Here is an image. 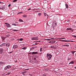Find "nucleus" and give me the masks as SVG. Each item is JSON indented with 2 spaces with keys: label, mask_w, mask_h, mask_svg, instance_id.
<instances>
[{
  "label": "nucleus",
  "mask_w": 76,
  "mask_h": 76,
  "mask_svg": "<svg viewBox=\"0 0 76 76\" xmlns=\"http://www.w3.org/2000/svg\"><path fill=\"white\" fill-rule=\"evenodd\" d=\"M52 57H53V56L50 54L48 53L47 54V57L49 60H50V58H51Z\"/></svg>",
  "instance_id": "nucleus-1"
},
{
  "label": "nucleus",
  "mask_w": 76,
  "mask_h": 76,
  "mask_svg": "<svg viewBox=\"0 0 76 76\" xmlns=\"http://www.w3.org/2000/svg\"><path fill=\"white\" fill-rule=\"evenodd\" d=\"M10 68H11V66L9 65L5 67L4 70H7V69H9Z\"/></svg>",
  "instance_id": "nucleus-2"
},
{
  "label": "nucleus",
  "mask_w": 76,
  "mask_h": 76,
  "mask_svg": "<svg viewBox=\"0 0 76 76\" xmlns=\"http://www.w3.org/2000/svg\"><path fill=\"white\" fill-rule=\"evenodd\" d=\"M52 25L53 26H57V23L56 21H54L52 24Z\"/></svg>",
  "instance_id": "nucleus-3"
},
{
  "label": "nucleus",
  "mask_w": 76,
  "mask_h": 76,
  "mask_svg": "<svg viewBox=\"0 0 76 76\" xmlns=\"http://www.w3.org/2000/svg\"><path fill=\"white\" fill-rule=\"evenodd\" d=\"M18 47H19L17 45H15L13 46V48L14 49H16V48H18Z\"/></svg>",
  "instance_id": "nucleus-4"
},
{
  "label": "nucleus",
  "mask_w": 76,
  "mask_h": 76,
  "mask_svg": "<svg viewBox=\"0 0 76 76\" xmlns=\"http://www.w3.org/2000/svg\"><path fill=\"white\" fill-rule=\"evenodd\" d=\"M38 53V52H33L32 53H29V54H37Z\"/></svg>",
  "instance_id": "nucleus-5"
},
{
  "label": "nucleus",
  "mask_w": 76,
  "mask_h": 76,
  "mask_svg": "<svg viewBox=\"0 0 76 76\" xmlns=\"http://www.w3.org/2000/svg\"><path fill=\"white\" fill-rule=\"evenodd\" d=\"M0 64H1V65H2V64L5 65V64H6V63L2 61H0Z\"/></svg>",
  "instance_id": "nucleus-6"
},
{
  "label": "nucleus",
  "mask_w": 76,
  "mask_h": 76,
  "mask_svg": "<svg viewBox=\"0 0 76 76\" xmlns=\"http://www.w3.org/2000/svg\"><path fill=\"white\" fill-rule=\"evenodd\" d=\"M5 26H7V28H10L12 26L9 24H8V25H6Z\"/></svg>",
  "instance_id": "nucleus-7"
},
{
  "label": "nucleus",
  "mask_w": 76,
  "mask_h": 76,
  "mask_svg": "<svg viewBox=\"0 0 76 76\" xmlns=\"http://www.w3.org/2000/svg\"><path fill=\"white\" fill-rule=\"evenodd\" d=\"M3 53V49H0V54H1Z\"/></svg>",
  "instance_id": "nucleus-8"
},
{
  "label": "nucleus",
  "mask_w": 76,
  "mask_h": 76,
  "mask_svg": "<svg viewBox=\"0 0 76 76\" xmlns=\"http://www.w3.org/2000/svg\"><path fill=\"white\" fill-rule=\"evenodd\" d=\"M6 37H2V36L1 37V39H2L3 41H4V40L5 39H6Z\"/></svg>",
  "instance_id": "nucleus-9"
},
{
  "label": "nucleus",
  "mask_w": 76,
  "mask_h": 76,
  "mask_svg": "<svg viewBox=\"0 0 76 76\" xmlns=\"http://www.w3.org/2000/svg\"><path fill=\"white\" fill-rule=\"evenodd\" d=\"M67 51H68V52L69 51V53H72V54H73L74 53V52H73V51H72L70 50H68Z\"/></svg>",
  "instance_id": "nucleus-10"
},
{
  "label": "nucleus",
  "mask_w": 76,
  "mask_h": 76,
  "mask_svg": "<svg viewBox=\"0 0 76 76\" xmlns=\"http://www.w3.org/2000/svg\"><path fill=\"white\" fill-rule=\"evenodd\" d=\"M5 9V7L4 6L1 7H0V9H2V10H4Z\"/></svg>",
  "instance_id": "nucleus-11"
},
{
  "label": "nucleus",
  "mask_w": 76,
  "mask_h": 76,
  "mask_svg": "<svg viewBox=\"0 0 76 76\" xmlns=\"http://www.w3.org/2000/svg\"><path fill=\"white\" fill-rule=\"evenodd\" d=\"M31 39L32 40H35L36 39L37 40H38V39L32 38H31Z\"/></svg>",
  "instance_id": "nucleus-12"
},
{
  "label": "nucleus",
  "mask_w": 76,
  "mask_h": 76,
  "mask_svg": "<svg viewBox=\"0 0 76 76\" xmlns=\"http://www.w3.org/2000/svg\"><path fill=\"white\" fill-rule=\"evenodd\" d=\"M42 15V13H39L38 14V15L39 16H41Z\"/></svg>",
  "instance_id": "nucleus-13"
},
{
  "label": "nucleus",
  "mask_w": 76,
  "mask_h": 76,
  "mask_svg": "<svg viewBox=\"0 0 76 76\" xmlns=\"http://www.w3.org/2000/svg\"><path fill=\"white\" fill-rule=\"evenodd\" d=\"M6 46H7V47H9V44L6 43Z\"/></svg>",
  "instance_id": "nucleus-14"
},
{
  "label": "nucleus",
  "mask_w": 76,
  "mask_h": 76,
  "mask_svg": "<svg viewBox=\"0 0 76 76\" xmlns=\"http://www.w3.org/2000/svg\"><path fill=\"white\" fill-rule=\"evenodd\" d=\"M23 16L24 18H26V17H27V15H23Z\"/></svg>",
  "instance_id": "nucleus-15"
},
{
  "label": "nucleus",
  "mask_w": 76,
  "mask_h": 76,
  "mask_svg": "<svg viewBox=\"0 0 76 76\" xmlns=\"http://www.w3.org/2000/svg\"><path fill=\"white\" fill-rule=\"evenodd\" d=\"M44 15L45 16H46L47 15V13H45V12H44Z\"/></svg>",
  "instance_id": "nucleus-16"
},
{
  "label": "nucleus",
  "mask_w": 76,
  "mask_h": 76,
  "mask_svg": "<svg viewBox=\"0 0 76 76\" xmlns=\"http://www.w3.org/2000/svg\"><path fill=\"white\" fill-rule=\"evenodd\" d=\"M73 63H74V62L73 61H72L69 64H73Z\"/></svg>",
  "instance_id": "nucleus-17"
},
{
  "label": "nucleus",
  "mask_w": 76,
  "mask_h": 76,
  "mask_svg": "<svg viewBox=\"0 0 76 76\" xmlns=\"http://www.w3.org/2000/svg\"><path fill=\"white\" fill-rule=\"evenodd\" d=\"M51 48H55V47L54 45H52L51 47Z\"/></svg>",
  "instance_id": "nucleus-18"
},
{
  "label": "nucleus",
  "mask_w": 76,
  "mask_h": 76,
  "mask_svg": "<svg viewBox=\"0 0 76 76\" xmlns=\"http://www.w3.org/2000/svg\"><path fill=\"white\" fill-rule=\"evenodd\" d=\"M2 45H4V46H6V43H4L2 44Z\"/></svg>",
  "instance_id": "nucleus-19"
},
{
  "label": "nucleus",
  "mask_w": 76,
  "mask_h": 76,
  "mask_svg": "<svg viewBox=\"0 0 76 76\" xmlns=\"http://www.w3.org/2000/svg\"><path fill=\"white\" fill-rule=\"evenodd\" d=\"M26 48H27L24 47V48H21V49H23V50H26Z\"/></svg>",
  "instance_id": "nucleus-20"
},
{
  "label": "nucleus",
  "mask_w": 76,
  "mask_h": 76,
  "mask_svg": "<svg viewBox=\"0 0 76 76\" xmlns=\"http://www.w3.org/2000/svg\"><path fill=\"white\" fill-rule=\"evenodd\" d=\"M19 22H23V20L21 19H19Z\"/></svg>",
  "instance_id": "nucleus-21"
},
{
  "label": "nucleus",
  "mask_w": 76,
  "mask_h": 76,
  "mask_svg": "<svg viewBox=\"0 0 76 76\" xmlns=\"http://www.w3.org/2000/svg\"><path fill=\"white\" fill-rule=\"evenodd\" d=\"M6 37H10V34H8L6 36Z\"/></svg>",
  "instance_id": "nucleus-22"
},
{
  "label": "nucleus",
  "mask_w": 76,
  "mask_h": 76,
  "mask_svg": "<svg viewBox=\"0 0 76 76\" xmlns=\"http://www.w3.org/2000/svg\"><path fill=\"white\" fill-rule=\"evenodd\" d=\"M35 57H36V58H39V56H38L37 55H35Z\"/></svg>",
  "instance_id": "nucleus-23"
},
{
  "label": "nucleus",
  "mask_w": 76,
  "mask_h": 76,
  "mask_svg": "<svg viewBox=\"0 0 76 76\" xmlns=\"http://www.w3.org/2000/svg\"><path fill=\"white\" fill-rule=\"evenodd\" d=\"M68 30H72V29H71L70 28H67V31Z\"/></svg>",
  "instance_id": "nucleus-24"
},
{
  "label": "nucleus",
  "mask_w": 76,
  "mask_h": 76,
  "mask_svg": "<svg viewBox=\"0 0 76 76\" xmlns=\"http://www.w3.org/2000/svg\"><path fill=\"white\" fill-rule=\"evenodd\" d=\"M23 39L22 38H21L20 39V41H23Z\"/></svg>",
  "instance_id": "nucleus-25"
},
{
  "label": "nucleus",
  "mask_w": 76,
  "mask_h": 76,
  "mask_svg": "<svg viewBox=\"0 0 76 76\" xmlns=\"http://www.w3.org/2000/svg\"><path fill=\"white\" fill-rule=\"evenodd\" d=\"M69 45H70V44L68 43L67 44V47H69Z\"/></svg>",
  "instance_id": "nucleus-26"
},
{
  "label": "nucleus",
  "mask_w": 76,
  "mask_h": 76,
  "mask_svg": "<svg viewBox=\"0 0 76 76\" xmlns=\"http://www.w3.org/2000/svg\"><path fill=\"white\" fill-rule=\"evenodd\" d=\"M42 48H41L40 49V51L41 52V51H42Z\"/></svg>",
  "instance_id": "nucleus-27"
},
{
  "label": "nucleus",
  "mask_w": 76,
  "mask_h": 76,
  "mask_svg": "<svg viewBox=\"0 0 76 76\" xmlns=\"http://www.w3.org/2000/svg\"><path fill=\"white\" fill-rule=\"evenodd\" d=\"M68 41H70L71 42H74V41H70V40H67V42H68Z\"/></svg>",
  "instance_id": "nucleus-28"
},
{
  "label": "nucleus",
  "mask_w": 76,
  "mask_h": 76,
  "mask_svg": "<svg viewBox=\"0 0 76 76\" xmlns=\"http://www.w3.org/2000/svg\"><path fill=\"white\" fill-rule=\"evenodd\" d=\"M18 0H14L13 1V2H15V1L16 2L17 1H18Z\"/></svg>",
  "instance_id": "nucleus-29"
},
{
  "label": "nucleus",
  "mask_w": 76,
  "mask_h": 76,
  "mask_svg": "<svg viewBox=\"0 0 76 76\" xmlns=\"http://www.w3.org/2000/svg\"><path fill=\"white\" fill-rule=\"evenodd\" d=\"M11 41H13L14 40V38H12L11 39Z\"/></svg>",
  "instance_id": "nucleus-30"
},
{
  "label": "nucleus",
  "mask_w": 76,
  "mask_h": 76,
  "mask_svg": "<svg viewBox=\"0 0 76 76\" xmlns=\"http://www.w3.org/2000/svg\"><path fill=\"white\" fill-rule=\"evenodd\" d=\"M18 30H13V31H18Z\"/></svg>",
  "instance_id": "nucleus-31"
},
{
  "label": "nucleus",
  "mask_w": 76,
  "mask_h": 76,
  "mask_svg": "<svg viewBox=\"0 0 76 76\" xmlns=\"http://www.w3.org/2000/svg\"><path fill=\"white\" fill-rule=\"evenodd\" d=\"M70 60V58H68V61H69Z\"/></svg>",
  "instance_id": "nucleus-32"
},
{
  "label": "nucleus",
  "mask_w": 76,
  "mask_h": 76,
  "mask_svg": "<svg viewBox=\"0 0 76 76\" xmlns=\"http://www.w3.org/2000/svg\"><path fill=\"white\" fill-rule=\"evenodd\" d=\"M12 25H14V26H16V24H12Z\"/></svg>",
  "instance_id": "nucleus-33"
},
{
  "label": "nucleus",
  "mask_w": 76,
  "mask_h": 76,
  "mask_svg": "<svg viewBox=\"0 0 76 76\" xmlns=\"http://www.w3.org/2000/svg\"><path fill=\"white\" fill-rule=\"evenodd\" d=\"M26 8H23L24 10H26Z\"/></svg>",
  "instance_id": "nucleus-34"
},
{
  "label": "nucleus",
  "mask_w": 76,
  "mask_h": 76,
  "mask_svg": "<svg viewBox=\"0 0 76 76\" xmlns=\"http://www.w3.org/2000/svg\"><path fill=\"white\" fill-rule=\"evenodd\" d=\"M31 9V8H30L29 9H28V10H30Z\"/></svg>",
  "instance_id": "nucleus-35"
},
{
  "label": "nucleus",
  "mask_w": 76,
  "mask_h": 76,
  "mask_svg": "<svg viewBox=\"0 0 76 76\" xmlns=\"http://www.w3.org/2000/svg\"><path fill=\"white\" fill-rule=\"evenodd\" d=\"M5 25H8V23H5Z\"/></svg>",
  "instance_id": "nucleus-36"
},
{
  "label": "nucleus",
  "mask_w": 76,
  "mask_h": 76,
  "mask_svg": "<svg viewBox=\"0 0 76 76\" xmlns=\"http://www.w3.org/2000/svg\"><path fill=\"white\" fill-rule=\"evenodd\" d=\"M67 49H68V50H69L70 49V48L69 47H67Z\"/></svg>",
  "instance_id": "nucleus-37"
},
{
  "label": "nucleus",
  "mask_w": 76,
  "mask_h": 76,
  "mask_svg": "<svg viewBox=\"0 0 76 76\" xmlns=\"http://www.w3.org/2000/svg\"><path fill=\"white\" fill-rule=\"evenodd\" d=\"M11 6V4H9L8 5V6H9V7H10V6Z\"/></svg>",
  "instance_id": "nucleus-38"
},
{
  "label": "nucleus",
  "mask_w": 76,
  "mask_h": 76,
  "mask_svg": "<svg viewBox=\"0 0 76 76\" xmlns=\"http://www.w3.org/2000/svg\"><path fill=\"white\" fill-rule=\"evenodd\" d=\"M69 7V6H68V5H67V9L68 7Z\"/></svg>",
  "instance_id": "nucleus-39"
},
{
  "label": "nucleus",
  "mask_w": 76,
  "mask_h": 76,
  "mask_svg": "<svg viewBox=\"0 0 76 76\" xmlns=\"http://www.w3.org/2000/svg\"><path fill=\"white\" fill-rule=\"evenodd\" d=\"M22 13V12H18V14H20V13Z\"/></svg>",
  "instance_id": "nucleus-40"
},
{
  "label": "nucleus",
  "mask_w": 76,
  "mask_h": 76,
  "mask_svg": "<svg viewBox=\"0 0 76 76\" xmlns=\"http://www.w3.org/2000/svg\"><path fill=\"white\" fill-rule=\"evenodd\" d=\"M37 42H41V41H37Z\"/></svg>",
  "instance_id": "nucleus-41"
},
{
  "label": "nucleus",
  "mask_w": 76,
  "mask_h": 76,
  "mask_svg": "<svg viewBox=\"0 0 76 76\" xmlns=\"http://www.w3.org/2000/svg\"><path fill=\"white\" fill-rule=\"evenodd\" d=\"M65 6H66V8H67V4H65Z\"/></svg>",
  "instance_id": "nucleus-42"
},
{
  "label": "nucleus",
  "mask_w": 76,
  "mask_h": 76,
  "mask_svg": "<svg viewBox=\"0 0 76 76\" xmlns=\"http://www.w3.org/2000/svg\"><path fill=\"white\" fill-rule=\"evenodd\" d=\"M34 60H36V58H34Z\"/></svg>",
  "instance_id": "nucleus-43"
},
{
  "label": "nucleus",
  "mask_w": 76,
  "mask_h": 76,
  "mask_svg": "<svg viewBox=\"0 0 76 76\" xmlns=\"http://www.w3.org/2000/svg\"><path fill=\"white\" fill-rule=\"evenodd\" d=\"M24 73H26L27 72L26 71H25L24 72Z\"/></svg>",
  "instance_id": "nucleus-44"
},
{
  "label": "nucleus",
  "mask_w": 76,
  "mask_h": 76,
  "mask_svg": "<svg viewBox=\"0 0 76 76\" xmlns=\"http://www.w3.org/2000/svg\"><path fill=\"white\" fill-rule=\"evenodd\" d=\"M26 70H29V69H26Z\"/></svg>",
  "instance_id": "nucleus-45"
},
{
  "label": "nucleus",
  "mask_w": 76,
  "mask_h": 76,
  "mask_svg": "<svg viewBox=\"0 0 76 76\" xmlns=\"http://www.w3.org/2000/svg\"><path fill=\"white\" fill-rule=\"evenodd\" d=\"M12 53V52H10V53Z\"/></svg>",
  "instance_id": "nucleus-46"
},
{
  "label": "nucleus",
  "mask_w": 76,
  "mask_h": 76,
  "mask_svg": "<svg viewBox=\"0 0 76 76\" xmlns=\"http://www.w3.org/2000/svg\"><path fill=\"white\" fill-rule=\"evenodd\" d=\"M8 75H10V73L8 72Z\"/></svg>",
  "instance_id": "nucleus-47"
},
{
  "label": "nucleus",
  "mask_w": 76,
  "mask_h": 76,
  "mask_svg": "<svg viewBox=\"0 0 76 76\" xmlns=\"http://www.w3.org/2000/svg\"><path fill=\"white\" fill-rule=\"evenodd\" d=\"M61 41H64V40H61Z\"/></svg>",
  "instance_id": "nucleus-48"
},
{
  "label": "nucleus",
  "mask_w": 76,
  "mask_h": 76,
  "mask_svg": "<svg viewBox=\"0 0 76 76\" xmlns=\"http://www.w3.org/2000/svg\"><path fill=\"white\" fill-rule=\"evenodd\" d=\"M75 69H76V67H75Z\"/></svg>",
  "instance_id": "nucleus-49"
},
{
  "label": "nucleus",
  "mask_w": 76,
  "mask_h": 76,
  "mask_svg": "<svg viewBox=\"0 0 76 76\" xmlns=\"http://www.w3.org/2000/svg\"><path fill=\"white\" fill-rule=\"evenodd\" d=\"M1 2H0V4H1Z\"/></svg>",
  "instance_id": "nucleus-50"
},
{
  "label": "nucleus",
  "mask_w": 76,
  "mask_h": 76,
  "mask_svg": "<svg viewBox=\"0 0 76 76\" xmlns=\"http://www.w3.org/2000/svg\"><path fill=\"white\" fill-rule=\"evenodd\" d=\"M63 38H61V39H64Z\"/></svg>",
  "instance_id": "nucleus-51"
},
{
  "label": "nucleus",
  "mask_w": 76,
  "mask_h": 76,
  "mask_svg": "<svg viewBox=\"0 0 76 76\" xmlns=\"http://www.w3.org/2000/svg\"><path fill=\"white\" fill-rule=\"evenodd\" d=\"M67 22H70V21L68 20Z\"/></svg>",
  "instance_id": "nucleus-52"
},
{
  "label": "nucleus",
  "mask_w": 76,
  "mask_h": 76,
  "mask_svg": "<svg viewBox=\"0 0 76 76\" xmlns=\"http://www.w3.org/2000/svg\"><path fill=\"white\" fill-rule=\"evenodd\" d=\"M65 46V45H66V46H67V45H64Z\"/></svg>",
  "instance_id": "nucleus-53"
},
{
  "label": "nucleus",
  "mask_w": 76,
  "mask_h": 76,
  "mask_svg": "<svg viewBox=\"0 0 76 76\" xmlns=\"http://www.w3.org/2000/svg\"><path fill=\"white\" fill-rule=\"evenodd\" d=\"M52 39H54V38H52Z\"/></svg>",
  "instance_id": "nucleus-54"
},
{
  "label": "nucleus",
  "mask_w": 76,
  "mask_h": 76,
  "mask_svg": "<svg viewBox=\"0 0 76 76\" xmlns=\"http://www.w3.org/2000/svg\"><path fill=\"white\" fill-rule=\"evenodd\" d=\"M47 16H48V15H47Z\"/></svg>",
  "instance_id": "nucleus-55"
},
{
  "label": "nucleus",
  "mask_w": 76,
  "mask_h": 76,
  "mask_svg": "<svg viewBox=\"0 0 76 76\" xmlns=\"http://www.w3.org/2000/svg\"><path fill=\"white\" fill-rule=\"evenodd\" d=\"M51 9V8H50Z\"/></svg>",
  "instance_id": "nucleus-56"
}]
</instances>
